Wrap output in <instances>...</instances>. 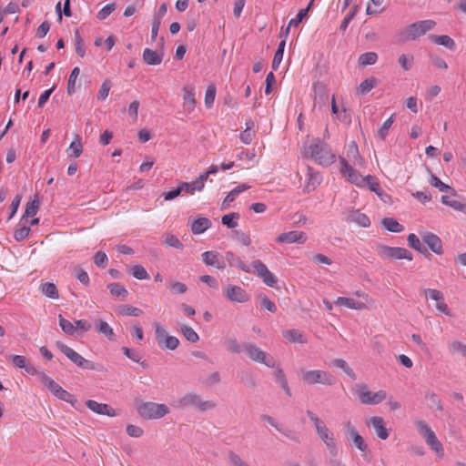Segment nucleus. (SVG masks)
Returning a JSON list of instances; mask_svg holds the SVG:
<instances>
[{"label": "nucleus", "mask_w": 466, "mask_h": 466, "mask_svg": "<svg viewBox=\"0 0 466 466\" xmlns=\"http://www.w3.org/2000/svg\"><path fill=\"white\" fill-rule=\"evenodd\" d=\"M211 227V221L208 218H198L192 222L191 231L193 234H201Z\"/></svg>", "instance_id": "31"}, {"label": "nucleus", "mask_w": 466, "mask_h": 466, "mask_svg": "<svg viewBox=\"0 0 466 466\" xmlns=\"http://www.w3.org/2000/svg\"><path fill=\"white\" fill-rule=\"evenodd\" d=\"M370 421V424L372 425L377 436L380 439H381V440L388 439L390 432L384 425V420L382 417H379V416L371 417Z\"/></svg>", "instance_id": "26"}, {"label": "nucleus", "mask_w": 466, "mask_h": 466, "mask_svg": "<svg viewBox=\"0 0 466 466\" xmlns=\"http://www.w3.org/2000/svg\"><path fill=\"white\" fill-rule=\"evenodd\" d=\"M202 261L207 266H212L218 269H224L227 267L225 260L221 258L220 254L217 251H205L201 254Z\"/></svg>", "instance_id": "17"}, {"label": "nucleus", "mask_w": 466, "mask_h": 466, "mask_svg": "<svg viewBox=\"0 0 466 466\" xmlns=\"http://www.w3.org/2000/svg\"><path fill=\"white\" fill-rule=\"evenodd\" d=\"M223 294L231 302L245 303L250 299V296L244 289L232 284H228L224 288Z\"/></svg>", "instance_id": "14"}, {"label": "nucleus", "mask_w": 466, "mask_h": 466, "mask_svg": "<svg viewBox=\"0 0 466 466\" xmlns=\"http://www.w3.org/2000/svg\"><path fill=\"white\" fill-rule=\"evenodd\" d=\"M307 240V237L304 232L293 230L289 231L280 234L276 238V241L279 243H286V244H292V243H299L303 244Z\"/></svg>", "instance_id": "18"}, {"label": "nucleus", "mask_w": 466, "mask_h": 466, "mask_svg": "<svg viewBox=\"0 0 466 466\" xmlns=\"http://www.w3.org/2000/svg\"><path fill=\"white\" fill-rule=\"evenodd\" d=\"M75 47L76 52L80 57H84L86 55L84 41L80 35L79 30L76 29L75 31Z\"/></svg>", "instance_id": "56"}, {"label": "nucleus", "mask_w": 466, "mask_h": 466, "mask_svg": "<svg viewBox=\"0 0 466 466\" xmlns=\"http://www.w3.org/2000/svg\"><path fill=\"white\" fill-rule=\"evenodd\" d=\"M377 85V79L375 77H370V78H366L365 80H363L359 87H358V92L360 94V95H366L367 93H369L373 87H375Z\"/></svg>", "instance_id": "47"}, {"label": "nucleus", "mask_w": 466, "mask_h": 466, "mask_svg": "<svg viewBox=\"0 0 466 466\" xmlns=\"http://www.w3.org/2000/svg\"><path fill=\"white\" fill-rule=\"evenodd\" d=\"M143 311L136 307L129 306V305H122L119 307V314L123 316H134V317H139Z\"/></svg>", "instance_id": "53"}, {"label": "nucleus", "mask_w": 466, "mask_h": 466, "mask_svg": "<svg viewBox=\"0 0 466 466\" xmlns=\"http://www.w3.org/2000/svg\"><path fill=\"white\" fill-rule=\"evenodd\" d=\"M225 262H228L231 267H237L244 272H250V268L247 266L238 257H237L232 251H227L225 253Z\"/></svg>", "instance_id": "28"}, {"label": "nucleus", "mask_w": 466, "mask_h": 466, "mask_svg": "<svg viewBox=\"0 0 466 466\" xmlns=\"http://www.w3.org/2000/svg\"><path fill=\"white\" fill-rule=\"evenodd\" d=\"M96 329L98 333L103 334L109 340L115 339V333L113 329L108 325L107 322L102 319H96Z\"/></svg>", "instance_id": "32"}, {"label": "nucleus", "mask_w": 466, "mask_h": 466, "mask_svg": "<svg viewBox=\"0 0 466 466\" xmlns=\"http://www.w3.org/2000/svg\"><path fill=\"white\" fill-rule=\"evenodd\" d=\"M393 117H394V115H391L387 120L384 121L382 126L378 130V137L381 140H384L386 138V137L388 135V131L390 128V127H391V125H392V123L394 121Z\"/></svg>", "instance_id": "57"}, {"label": "nucleus", "mask_w": 466, "mask_h": 466, "mask_svg": "<svg viewBox=\"0 0 466 466\" xmlns=\"http://www.w3.org/2000/svg\"><path fill=\"white\" fill-rule=\"evenodd\" d=\"M413 56L410 55V56L402 54L399 56V63L400 66L403 68V70L408 71L412 67L413 65Z\"/></svg>", "instance_id": "64"}, {"label": "nucleus", "mask_w": 466, "mask_h": 466, "mask_svg": "<svg viewBox=\"0 0 466 466\" xmlns=\"http://www.w3.org/2000/svg\"><path fill=\"white\" fill-rule=\"evenodd\" d=\"M340 164L341 174L346 176L350 183L355 184L358 187H364L366 185V181H370V179H372V176L370 175L362 177L343 157L340 158Z\"/></svg>", "instance_id": "12"}, {"label": "nucleus", "mask_w": 466, "mask_h": 466, "mask_svg": "<svg viewBox=\"0 0 466 466\" xmlns=\"http://www.w3.org/2000/svg\"><path fill=\"white\" fill-rule=\"evenodd\" d=\"M107 289L112 296L117 298H126L128 295L127 289L119 283H110Z\"/></svg>", "instance_id": "40"}, {"label": "nucleus", "mask_w": 466, "mask_h": 466, "mask_svg": "<svg viewBox=\"0 0 466 466\" xmlns=\"http://www.w3.org/2000/svg\"><path fill=\"white\" fill-rule=\"evenodd\" d=\"M318 436L321 439V441L325 443L329 452L333 457L338 456V448L337 443L334 439L333 434L329 431V430L325 425L324 427L320 428L319 430L316 431Z\"/></svg>", "instance_id": "16"}, {"label": "nucleus", "mask_w": 466, "mask_h": 466, "mask_svg": "<svg viewBox=\"0 0 466 466\" xmlns=\"http://www.w3.org/2000/svg\"><path fill=\"white\" fill-rule=\"evenodd\" d=\"M427 445L436 452L439 458H442L444 455L443 446L441 442L438 440L436 434H432L431 437L425 440Z\"/></svg>", "instance_id": "36"}, {"label": "nucleus", "mask_w": 466, "mask_h": 466, "mask_svg": "<svg viewBox=\"0 0 466 466\" xmlns=\"http://www.w3.org/2000/svg\"><path fill=\"white\" fill-rule=\"evenodd\" d=\"M415 426L419 433L426 440L434 434V431L423 420H418L415 421Z\"/></svg>", "instance_id": "44"}, {"label": "nucleus", "mask_w": 466, "mask_h": 466, "mask_svg": "<svg viewBox=\"0 0 466 466\" xmlns=\"http://www.w3.org/2000/svg\"><path fill=\"white\" fill-rule=\"evenodd\" d=\"M79 74H80L79 67L76 66L72 69L69 78H68V82H67L68 95H72L73 93L76 92V78L78 77Z\"/></svg>", "instance_id": "50"}, {"label": "nucleus", "mask_w": 466, "mask_h": 466, "mask_svg": "<svg viewBox=\"0 0 466 466\" xmlns=\"http://www.w3.org/2000/svg\"><path fill=\"white\" fill-rule=\"evenodd\" d=\"M154 328L156 339L161 349L174 350L178 347V339L175 336L168 335L164 326L159 323H155Z\"/></svg>", "instance_id": "11"}, {"label": "nucleus", "mask_w": 466, "mask_h": 466, "mask_svg": "<svg viewBox=\"0 0 466 466\" xmlns=\"http://www.w3.org/2000/svg\"><path fill=\"white\" fill-rule=\"evenodd\" d=\"M76 279L85 286L89 284V276L86 270L83 268L76 267L74 269Z\"/></svg>", "instance_id": "61"}, {"label": "nucleus", "mask_w": 466, "mask_h": 466, "mask_svg": "<svg viewBox=\"0 0 466 466\" xmlns=\"http://www.w3.org/2000/svg\"><path fill=\"white\" fill-rule=\"evenodd\" d=\"M378 255L383 259H408L412 260L413 256L410 251L405 248L390 247L379 245L377 248Z\"/></svg>", "instance_id": "10"}, {"label": "nucleus", "mask_w": 466, "mask_h": 466, "mask_svg": "<svg viewBox=\"0 0 466 466\" xmlns=\"http://www.w3.org/2000/svg\"><path fill=\"white\" fill-rule=\"evenodd\" d=\"M227 460L230 466H250L246 461H244L238 454L232 451L228 452Z\"/></svg>", "instance_id": "54"}, {"label": "nucleus", "mask_w": 466, "mask_h": 466, "mask_svg": "<svg viewBox=\"0 0 466 466\" xmlns=\"http://www.w3.org/2000/svg\"><path fill=\"white\" fill-rule=\"evenodd\" d=\"M227 350L232 353H240L243 350V345H239L235 338H230L226 341Z\"/></svg>", "instance_id": "62"}, {"label": "nucleus", "mask_w": 466, "mask_h": 466, "mask_svg": "<svg viewBox=\"0 0 466 466\" xmlns=\"http://www.w3.org/2000/svg\"><path fill=\"white\" fill-rule=\"evenodd\" d=\"M38 208H39V200L38 199H34L32 201L27 202L23 218L25 217L35 216L36 214Z\"/></svg>", "instance_id": "59"}, {"label": "nucleus", "mask_w": 466, "mask_h": 466, "mask_svg": "<svg viewBox=\"0 0 466 466\" xmlns=\"http://www.w3.org/2000/svg\"><path fill=\"white\" fill-rule=\"evenodd\" d=\"M448 350L451 354H460L461 356H466V344L459 340H454L448 344Z\"/></svg>", "instance_id": "48"}, {"label": "nucleus", "mask_w": 466, "mask_h": 466, "mask_svg": "<svg viewBox=\"0 0 466 466\" xmlns=\"http://www.w3.org/2000/svg\"><path fill=\"white\" fill-rule=\"evenodd\" d=\"M332 364L335 367L341 369L351 380H356L357 377L355 372L343 359H335L332 361Z\"/></svg>", "instance_id": "45"}, {"label": "nucleus", "mask_w": 466, "mask_h": 466, "mask_svg": "<svg viewBox=\"0 0 466 466\" xmlns=\"http://www.w3.org/2000/svg\"><path fill=\"white\" fill-rule=\"evenodd\" d=\"M347 156L350 158H353V163L355 165L361 166L363 163L362 157L360 156L358 146L355 142H352L348 148Z\"/></svg>", "instance_id": "46"}, {"label": "nucleus", "mask_w": 466, "mask_h": 466, "mask_svg": "<svg viewBox=\"0 0 466 466\" xmlns=\"http://www.w3.org/2000/svg\"><path fill=\"white\" fill-rule=\"evenodd\" d=\"M436 25L433 20H422L412 23L402 29L399 34L400 41H413L431 30Z\"/></svg>", "instance_id": "2"}, {"label": "nucleus", "mask_w": 466, "mask_h": 466, "mask_svg": "<svg viewBox=\"0 0 466 466\" xmlns=\"http://www.w3.org/2000/svg\"><path fill=\"white\" fill-rule=\"evenodd\" d=\"M378 60V55L375 52H367L360 56L359 63L365 66L374 65Z\"/></svg>", "instance_id": "51"}, {"label": "nucleus", "mask_w": 466, "mask_h": 466, "mask_svg": "<svg viewBox=\"0 0 466 466\" xmlns=\"http://www.w3.org/2000/svg\"><path fill=\"white\" fill-rule=\"evenodd\" d=\"M163 243L167 247H172L177 249H182L184 248L181 241L173 234H167Z\"/></svg>", "instance_id": "55"}, {"label": "nucleus", "mask_w": 466, "mask_h": 466, "mask_svg": "<svg viewBox=\"0 0 466 466\" xmlns=\"http://www.w3.org/2000/svg\"><path fill=\"white\" fill-rule=\"evenodd\" d=\"M345 220L348 223H355L362 228H368L370 226V220L369 217L361 213L359 209H349L346 213Z\"/></svg>", "instance_id": "19"}, {"label": "nucleus", "mask_w": 466, "mask_h": 466, "mask_svg": "<svg viewBox=\"0 0 466 466\" xmlns=\"http://www.w3.org/2000/svg\"><path fill=\"white\" fill-rule=\"evenodd\" d=\"M461 197L451 196V194L441 196V201L443 205L451 207L454 210L466 215V203L461 200Z\"/></svg>", "instance_id": "23"}, {"label": "nucleus", "mask_w": 466, "mask_h": 466, "mask_svg": "<svg viewBox=\"0 0 466 466\" xmlns=\"http://www.w3.org/2000/svg\"><path fill=\"white\" fill-rule=\"evenodd\" d=\"M232 238L239 241L244 246H249L251 243L249 235L242 230H233Z\"/></svg>", "instance_id": "58"}, {"label": "nucleus", "mask_w": 466, "mask_h": 466, "mask_svg": "<svg viewBox=\"0 0 466 466\" xmlns=\"http://www.w3.org/2000/svg\"><path fill=\"white\" fill-rule=\"evenodd\" d=\"M352 390L359 397L360 401L364 405H376L382 402L386 399V391L379 390L371 392L368 390V385L365 383L356 384Z\"/></svg>", "instance_id": "6"}, {"label": "nucleus", "mask_w": 466, "mask_h": 466, "mask_svg": "<svg viewBox=\"0 0 466 466\" xmlns=\"http://www.w3.org/2000/svg\"><path fill=\"white\" fill-rule=\"evenodd\" d=\"M58 319H59V326L61 327L62 330L66 334L73 336L76 333V329L73 323H71L69 320L66 319L62 315L58 316Z\"/></svg>", "instance_id": "52"}, {"label": "nucleus", "mask_w": 466, "mask_h": 466, "mask_svg": "<svg viewBox=\"0 0 466 466\" xmlns=\"http://www.w3.org/2000/svg\"><path fill=\"white\" fill-rule=\"evenodd\" d=\"M422 241L429 247V248L437 255L443 253L441 239L431 232H425L421 236Z\"/></svg>", "instance_id": "22"}, {"label": "nucleus", "mask_w": 466, "mask_h": 466, "mask_svg": "<svg viewBox=\"0 0 466 466\" xmlns=\"http://www.w3.org/2000/svg\"><path fill=\"white\" fill-rule=\"evenodd\" d=\"M301 380L309 385L314 384H323L331 386L336 382L335 377L325 370H301Z\"/></svg>", "instance_id": "8"}, {"label": "nucleus", "mask_w": 466, "mask_h": 466, "mask_svg": "<svg viewBox=\"0 0 466 466\" xmlns=\"http://www.w3.org/2000/svg\"><path fill=\"white\" fill-rule=\"evenodd\" d=\"M86 407L93 412L99 415H106L108 417L116 416V412L114 408L106 403H99L93 400H88L86 402Z\"/></svg>", "instance_id": "21"}, {"label": "nucleus", "mask_w": 466, "mask_h": 466, "mask_svg": "<svg viewBox=\"0 0 466 466\" xmlns=\"http://www.w3.org/2000/svg\"><path fill=\"white\" fill-rule=\"evenodd\" d=\"M381 226L388 231L400 233L404 230V227L392 218H384L381 220Z\"/></svg>", "instance_id": "34"}, {"label": "nucleus", "mask_w": 466, "mask_h": 466, "mask_svg": "<svg viewBox=\"0 0 466 466\" xmlns=\"http://www.w3.org/2000/svg\"><path fill=\"white\" fill-rule=\"evenodd\" d=\"M422 292L425 295L426 299L430 298L437 301V310L447 316H450V309L448 308V305L444 302V296L441 291L435 289H425L422 290Z\"/></svg>", "instance_id": "15"}, {"label": "nucleus", "mask_w": 466, "mask_h": 466, "mask_svg": "<svg viewBox=\"0 0 466 466\" xmlns=\"http://www.w3.org/2000/svg\"><path fill=\"white\" fill-rule=\"evenodd\" d=\"M39 379L42 384H44L48 390L55 395L57 399L75 405L77 400L75 396L66 390H64L59 384H57L52 378L47 376L45 372L39 373Z\"/></svg>", "instance_id": "7"}, {"label": "nucleus", "mask_w": 466, "mask_h": 466, "mask_svg": "<svg viewBox=\"0 0 466 466\" xmlns=\"http://www.w3.org/2000/svg\"><path fill=\"white\" fill-rule=\"evenodd\" d=\"M137 410L145 420L161 419L169 413V408L166 404L152 401L140 402L137 406Z\"/></svg>", "instance_id": "4"}, {"label": "nucleus", "mask_w": 466, "mask_h": 466, "mask_svg": "<svg viewBox=\"0 0 466 466\" xmlns=\"http://www.w3.org/2000/svg\"><path fill=\"white\" fill-rule=\"evenodd\" d=\"M183 106L184 109L191 112L196 106L195 99V87L192 85H187L183 88Z\"/></svg>", "instance_id": "25"}, {"label": "nucleus", "mask_w": 466, "mask_h": 466, "mask_svg": "<svg viewBox=\"0 0 466 466\" xmlns=\"http://www.w3.org/2000/svg\"><path fill=\"white\" fill-rule=\"evenodd\" d=\"M306 154L319 164L329 166L333 163L335 156L328 144L319 138L315 139L307 148Z\"/></svg>", "instance_id": "1"}, {"label": "nucleus", "mask_w": 466, "mask_h": 466, "mask_svg": "<svg viewBox=\"0 0 466 466\" xmlns=\"http://www.w3.org/2000/svg\"><path fill=\"white\" fill-rule=\"evenodd\" d=\"M6 359L11 360L15 368L24 369L25 371L29 375H38L36 369L30 364L26 358L22 355H8Z\"/></svg>", "instance_id": "20"}, {"label": "nucleus", "mask_w": 466, "mask_h": 466, "mask_svg": "<svg viewBox=\"0 0 466 466\" xmlns=\"http://www.w3.org/2000/svg\"><path fill=\"white\" fill-rule=\"evenodd\" d=\"M129 274H131L135 279L143 280L149 279V274L146 270V268L141 265H135L129 270Z\"/></svg>", "instance_id": "43"}, {"label": "nucleus", "mask_w": 466, "mask_h": 466, "mask_svg": "<svg viewBox=\"0 0 466 466\" xmlns=\"http://www.w3.org/2000/svg\"><path fill=\"white\" fill-rule=\"evenodd\" d=\"M82 152H83V147L81 145V141H80L79 137L76 136V140H74L70 144V146L67 149V154H68V157L76 158L81 156Z\"/></svg>", "instance_id": "39"}, {"label": "nucleus", "mask_w": 466, "mask_h": 466, "mask_svg": "<svg viewBox=\"0 0 466 466\" xmlns=\"http://www.w3.org/2000/svg\"><path fill=\"white\" fill-rule=\"evenodd\" d=\"M431 186L438 188L441 192L451 194V196L457 197L456 190L449 185L443 183L437 176L431 174L430 178Z\"/></svg>", "instance_id": "29"}, {"label": "nucleus", "mask_w": 466, "mask_h": 466, "mask_svg": "<svg viewBox=\"0 0 466 466\" xmlns=\"http://www.w3.org/2000/svg\"><path fill=\"white\" fill-rule=\"evenodd\" d=\"M275 377H276V381L280 384V386L283 389V390L285 391V393L289 397H290L291 391H290V389L288 384V380L286 379V376H285L282 369L279 368L275 370Z\"/></svg>", "instance_id": "41"}, {"label": "nucleus", "mask_w": 466, "mask_h": 466, "mask_svg": "<svg viewBox=\"0 0 466 466\" xmlns=\"http://www.w3.org/2000/svg\"><path fill=\"white\" fill-rule=\"evenodd\" d=\"M407 240H408L409 246L410 248H412L413 249L419 251L420 253H421L425 256L431 255L429 253L428 249L421 244L420 238L414 233L409 234Z\"/></svg>", "instance_id": "35"}, {"label": "nucleus", "mask_w": 466, "mask_h": 466, "mask_svg": "<svg viewBox=\"0 0 466 466\" xmlns=\"http://www.w3.org/2000/svg\"><path fill=\"white\" fill-rule=\"evenodd\" d=\"M178 408L185 409L187 407H194L199 411L205 412L213 410L216 407V402L213 400H203L196 392H188L185 394L177 401Z\"/></svg>", "instance_id": "5"}, {"label": "nucleus", "mask_w": 466, "mask_h": 466, "mask_svg": "<svg viewBox=\"0 0 466 466\" xmlns=\"http://www.w3.org/2000/svg\"><path fill=\"white\" fill-rule=\"evenodd\" d=\"M41 291L46 297L56 299L59 298V293L56 286L51 282H46L41 285Z\"/></svg>", "instance_id": "38"}, {"label": "nucleus", "mask_w": 466, "mask_h": 466, "mask_svg": "<svg viewBox=\"0 0 466 466\" xmlns=\"http://www.w3.org/2000/svg\"><path fill=\"white\" fill-rule=\"evenodd\" d=\"M216 96V87L211 85L208 86L206 94H205V105L208 108H210L213 106L214 100Z\"/></svg>", "instance_id": "60"}, {"label": "nucleus", "mask_w": 466, "mask_h": 466, "mask_svg": "<svg viewBox=\"0 0 466 466\" xmlns=\"http://www.w3.org/2000/svg\"><path fill=\"white\" fill-rule=\"evenodd\" d=\"M284 337L290 342H298L300 344L307 343V339L303 334L298 329H289L284 332Z\"/></svg>", "instance_id": "37"}, {"label": "nucleus", "mask_w": 466, "mask_h": 466, "mask_svg": "<svg viewBox=\"0 0 466 466\" xmlns=\"http://www.w3.org/2000/svg\"><path fill=\"white\" fill-rule=\"evenodd\" d=\"M56 345L57 349L62 353H64L77 367L90 370H103L104 368L101 364H97L91 360H86L84 357H82L80 354H78L76 351H75L73 349L64 344L63 342L57 341Z\"/></svg>", "instance_id": "3"}, {"label": "nucleus", "mask_w": 466, "mask_h": 466, "mask_svg": "<svg viewBox=\"0 0 466 466\" xmlns=\"http://www.w3.org/2000/svg\"><path fill=\"white\" fill-rule=\"evenodd\" d=\"M181 333L186 338L187 340H188L191 343H195L198 341L199 336L198 333L189 326L187 325H182L180 327Z\"/></svg>", "instance_id": "49"}, {"label": "nucleus", "mask_w": 466, "mask_h": 466, "mask_svg": "<svg viewBox=\"0 0 466 466\" xmlns=\"http://www.w3.org/2000/svg\"><path fill=\"white\" fill-rule=\"evenodd\" d=\"M429 38L435 44L443 46L449 50H455L456 44L454 40L450 37L449 35H430Z\"/></svg>", "instance_id": "30"}, {"label": "nucleus", "mask_w": 466, "mask_h": 466, "mask_svg": "<svg viewBox=\"0 0 466 466\" xmlns=\"http://www.w3.org/2000/svg\"><path fill=\"white\" fill-rule=\"evenodd\" d=\"M307 183L304 187V191L311 192L315 190L317 186L321 182V176L319 172L314 171L311 167H306Z\"/></svg>", "instance_id": "24"}, {"label": "nucleus", "mask_w": 466, "mask_h": 466, "mask_svg": "<svg viewBox=\"0 0 466 466\" xmlns=\"http://www.w3.org/2000/svg\"><path fill=\"white\" fill-rule=\"evenodd\" d=\"M239 219V214L232 212L224 215L221 218V223L227 226L228 228H235L238 226V220Z\"/></svg>", "instance_id": "42"}, {"label": "nucleus", "mask_w": 466, "mask_h": 466, "mask_svg": "<svg viewBox=\"0 0 466 466\" xmlns=\"http://www.w3.org/2000/svg\"><path fill=\"white\" fill-rule=\"evenodd\" d=\"M107 256L103 251H97L94 256V263L98 268H105L107 264Z\"/></svg>", "instance_id": "63"}, {"label": "nucleus", "mask_w": 466, "mask_h": 466, "mask_svg": "<svg viewBox=\"0 0 466 466\" xmlns=\"http://www.w3.org/2000/svg\"><path fill=\"white\" fill-rule=\"evenodd\" d=\"M344 432L349 441L352 442L358 450L362 452L368 451V445L365 443L364 439L358 432L355 426L349 420L344 423Z\"/></svg>", "instance_id": "13"}, {"label": "nucleus", "mask_w": 466, "mask_h": 466, "mask_svg": "<svg viewBox=\"0 0 466 466\" xmlns=\"http://www.w3.org/2000/svg\"><path fill=\"white\" fill-rule=\"evenodd\" d=\"M243 350L246 355L253 361L265 364L267 367L274 368L275 360L264 350H260L253 343L243 344Z\"/></svg>", "instance_id": "9"}, {"label": "nucleus", "mask_w": 466, "mask_h": 466, "mask_svg": "<svg viewBox=\"0 0 466 466\" xmlns=\"http://www.w3.org/2000/svg\"><path fill=\"white\" fill-rule=\"evenodd\" d=\"M163 56V53H158L150 48H145L143 51V60L147 65L149 66H157L161 64Z\"/></svg>", "instance_id": "27"}, {"label": "nucleus", "mask_w": 466, "mask_h": 466, "mask_svg": "<svg viewBox=\"0 0 466 466\" xmlns=\"http://www.w3.org/2000/svg\"><path fill=\"white\" fill-rule=\"evenodd\" d=\"M335 304L337 306H345V307H347L349 309H362L365 308L364 303L357 301L353 299L345 298V297H339L336 299Z\"/></svg>", "instance_id": "33"}]
</instances>
